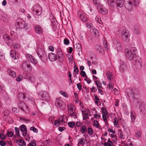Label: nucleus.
I'll use <instances>...</instances> for the list:
<instances>
[{
    "label": "nucleus",
    "mask_w": 146,
    "mask_h": 146,
    "mask_svg": "<svg viewBox=\"0 0 146 146\" xmlns=\"http://www.w3.org/2000/svg\"><path fill=\"white\" fill-rule=\"evenodd\" d=\"M37 52L41 61L43 62H45L47 60V55L44 51L43 47L39 46L38 47Z\"/></svg>",
    "instance_id": "obj_1"
},
{
    "label": "nucleus",
    "mask_w": 146,
    "mask_h": 146,
    "mask_svg": "<svg viewBox=\"0 0 146 146\" xmlns=\"http://www.w3.org/2000/svg\"><path fill=\"white\" fill-rule=\"evenodd\" d=\"M139 3V0H127L125 3V8L128 11H131L132 9L133 6H137Z\"/></svg>",
    "instance_id": "obj_2"
},
{
    "label": "nucleus",
    "mask_w": 146,
    "mask_h": 146,
    "mask_svg": "<svg viewBox=\"0 0 146 146\" xmlns=\"http://www.w3.org/2000/svg\"><path fill=\"white\" fill-rule=\"evenodd\" d=\"M55 106L58 109L64 110L66 108V105L63 100L60 98H56L55 102Z\"/></svg>",
    "instance_id": "obj_3"
},
{
    "label": "nucleus",
    "mask_w": 146,
    "mask_h": 146,
    "mask_svg": "<svg viewBox=\"0 0 146 146\" xmlns=\"http://www.w3.org/2000/svg\"><path fill=\"white\" fill-rule=\"evenodd\" d=\"M125 56L128 60H131L133 58L136 56V52L135 51L132 52L131 50L126 49L125 50Z\"/></svg>",
    "instance_id": "obj_4"
},
{
    "label": "nucleus",
    "mask_w": 146,
    "mask_h": 146,
    "mask_svg": "<svg viewBox=\"0 0 146 146\" xmlns=\"http://www.w3.org/2000/svg\"><path fill=\"white\" fill-rule=\"evenodd\" d=\"M16 27L18 29H25L27 27L25 22L21 19H18L16 21Z\"/></svg>",
    "instance_id": "obj_5"
},
{
    "label": "nucleus",
    "mask_w": 146,
    "mask_h": 146,
    "mask_svg": "<svg viewBox=\"0 0 146 146\" xmlns=\"http://www.w3.org/2000/svg\"><path fill=\"white\" fill-rule=\"evenodd\" d=\"M121 36L123 41L127 42L129 40V33L127 29H124L122 30Z\"/></svg>",
    "instance_id": "obj_6"
},
{
    "label": "nucleus",
    "mask_w": 146,
    "mask_h": 146,
    "mask_svg": "<svg viewBox=\"0 0 146 146\" xmlns=\"http://www.w3.org/2000/svg\"><path fill=\"white\" fill-rule=\"evenodd\" d=\"M32 10L34 12L35 11L36 14L38 15H40L42 11V8L38 4L34 5L31 8Z\"/></svg>",
    "instance_id": "obj_7"
},
{
    "label": "nucleus",
    "mask_w": 146,
    "mask_h": 146,
    "mask_svg": "<svg viewBox=\"0 0 146 146\" xmlns=\"http://www.w3.org/2000/svg\"><path fill=\"white\" fill-rule=\"evenodd\" d=\"M56 51V54L58 56L59 61L60 62H62L64 60V55L63 54L62 50L61 48H58Z\"/></svg>",
    "instance_id": "obj_8"
},
{
    "label": "nucleus",
    "mask_w": 146,
    "mask_h": 146,
    "mask_svg": "<svg viewBox=\"0 0 146 146\" xmlns=\"http://www.w3.org/2000/svg\"><path fill=\"white\" fill-rule=\"evenodd\" d=\"M26 78L30 82L34 83L36 80V78L33 74L29 73L27 74L25 76L24 78Z\"/></svg>",
    "instance_id": "obj_9"
},
{
    "label": "nucleus",
    "mask_w": 146,
    "mask_h": 146,
    "mask_svg": "<svg viewBox=\"0 0 146 146\" xmlns=\"http://www.w3.org/2000/svg\"><path fill=\"white\" fill-rule=\"evenodd\" d=\"M131 94L132 98L134 99H136L138 96L139 93L138 89L137 88H133L131 90Z\"/></svg>",
    "instance_id": "obj_10"
},
{
    "label": "nucleus",
    "mask_w": 146,
    "mask_h": 146,
    "mask_svg": "<svg viewBox=\"0 0 146 146\" xmlns=\"http://www.w3.org/2000/svg\"><path fill=\"white\" fill-rule=\"evenodd\" d=\"M3 37L4 41L8 45L11 46L13 45V43L12 40L9 36L7 35H5L3 36Z\"/></svg>",
    "instance_id": "obj_11"
},
{
    "label": "nucleus",
    "mask_w": 146,
    "mask_h": 146,
    "mask_svg": "<svg viewBox=\"0 0 146 146\" xmlns=\"http://www.w3.org/2000/svg\"><path fill=\"white\" fill-rule=\"evenodd\" d=\"M39 95L41 96L40 98L46 100H50L49 96L48 93L46 91H41L39 93Z\"/></svg>",
    "instance_id": "obj_12"
},
{
    "label": "nucleus",
    "mask_w": 146,
    "mask_h": 146,
    "mask_svg": "<svg viewBox=\"0 0 146 146\" xmlns=\"http://www.w3.org/2000/svg\"><path fill=\"white\" fill-rule=\"evenodd\" d=\"M34 29L36 33L41 35L43 33V29L39 25H36Z\"/></svg>",
    "instance_id": "obj_13"
},
{
    "label": "nucleus",
    "mask_w": 146,
    "mask_h": 146,
    "mask_svg": "<svg viewBox=\"0 0 146 146\" xmlns=\"http://www.w3.org/2000/svg\"><path fill=\"white\" fill-rule=\"evenodd\" d=\"M97 9L98 11L103 15L106 13L107 10L104 8L103 6L101 4L99 5L97 7Z\"/></svg>",
    "instance_id": "obj_14"
},
{
    "label": "nucleus",
    "mask_w": 146,
    "mask_h": 146,
    "mask_svg": "<svg viewBox=\"0 0 146 146\" xmlns=\"http://www.w3.org/2000/svg\"><path fill=\"white\" fill-rule=\"evenodd\" d=\"M22 67L23 70H26L27 68V70L30 71L32 70V66L28 64V62H26L23 63Z\"/></svg>",
    "instance_id": "obj_15"
},
{
    "label": "nucleus",
    "mask_w": 146,
    "mask_h": 146,
    "mask_svg": "<svg viewBox=\"0 0 146 146\" xmlns=\"http://www.w3.org/2000/svg\"><path fill=\"white\" fill-rule=\"evenodd\" d=\"M78 15L79 18L83 21L86 22L87 21V16L84 14L82 13L80 11H79L78 12Z\"/></svg>",
    "instance_id": "obj_16"
},
{
    "label": "nucleus",
    "mask_w": 146,
    "mask_h": 146,
    "mask_svg": "<svg viewBox=\"0 0 146 146\" xmlns=\"http://www.w3.org/2000/svg\"><path fill=\"white\" fill-rule=\"evenodd\" d=\"M139 108L140 110L141 113L143 115L146 114V105L143 104H141Z\"/></svg>",
    "instance_id": "obj_17"
},
{
    "label": "nucleus",
    "mask_w": 146,
    "mask_h": 146,
    "mask_svg": "<svg viewBox=\"0 0 146 146\" xmlns=\"http://www.w3.org/2000/svg\"><path fill=\"white\" fill-rule=\"evenodd\" d=\"M48 57L49 60L51 61H54L57 59L56 55L53 53H50L48 55Z\"/></svg>",
    "instance_id": "obj_18"
},
{
    "label": "nucleus",
    "mask_w": 146,
    "mask_h": 146,
    "mask_svg": "<svg viewBox=\"0 0 146 146\" xmlns=\"http://www.w3.org/2000/svg\"><path fill=\"white\" fill-rule=\"evenodd\" d=\"M27 58H28V60H29L33 63L36 64L38 63L37 59H35L34 57L30 54H28L27 55Z\"/></svg>",
    "instance_id": "obj_19"
},
{
    "label": "nucleus",
    "mask_w": 146,
    "mask_h": 146,
    "mask_svg": "<svg viewBox=\"0 0 146 146\" xmlns=\"http://www.w3.org/2000/svg\"><path fill=\"white\" fill-rule=\"evenodd\" d=\"M126 69V66L125 63L123 61L121 62L119 69L121 72H124V70Z\"/></svg>",
    "instance_id": "obj_20"
},
{
    "label": "nucleus",
    "mask_w": 146,
    "mask_h": 146,
    "mask_svg": "<svg viewBox=\"0 0 146 146\" xmlns=\"http://www.w3.org/2000/svg\"><path fill=\"white\" fill-rule=\"evenodd\" d=\"M21 104L22 106L21 107V106H19V107L21 110L24 112H25V111H29V108L27 105L24 103H22Z\"/></svg>",
    "instance_id": "obj_21"
},
{
    "label": "nucleus",
    "mask_w": 146,
    "mask_h": 146,
    "mask_svg": "<svg viewBox=\"0 0 146 146\" xmlns=\"http://www.w3.org/2000/svg\"><path fill=\"white\" fill-rule=\"evenodd\" d=\"M114 47L115 49H117L118 51L121 50V44L119 42H117L116 43H115Z\"/></svg>",
    "instance_id": "obj_22"
},
{
    "label": "nucleus",
    "mask_w": 146,
    "mask_h": 146,
    "mask_svg": "<svg viewBox=\"0 0 146 146\" xmlns=\"http://www.w3.org/2000/svg\"><path fill=\"white\" fill-rule=\"evenodd\" d=\"M68 112L76 110V109L74 107V105L72 104H70L68 105Z\"/></svg>",
    "instance_id": "obj_23"
},
{
    "label": "nucleus",
    "mask_w": 146,
    "mask_h": 146,
    "mask_svg": "<svg viewBox=\"0 0 146 146\" xmlns=\"http://www.w3.org/2000/svg\"><path fill=\"white\" fill-rule=\"evenodd\" d=\"M75 111L76 110H75L74 111H70L68 112L69 115L73 118H77V113Z\"/></svg>",
    "instance_id": "obj_24"
},
{
    "label": "nucleus",
    "mask_w": 146,
    "mask_h": 146,
    "mask_svg": "<svg viewBox=\"0 0 146 146\" xmlns=\"http://www.w3.org/2000/svg\"><path fill=\"white\" fill-rule=\"evenodd\" d=\"M17 52L15 50H11L10 52V55L12 58L14 59H16Z\"/></svg>",
    "instance_id": "obj_25"
},
{
    "label": "nucleus",
    "mask_w": 146,
    "mask_h": 146,
    "mask_svg": "<svg viewBox=\"0 0 146 146\" xmlns=\"http://www.w3.org/2000/svg\"><path fill=\"white\" fill-rule=\"evenodd\" d=\"M134 32L136 34L139 35L140 33V30L139 29V26L137 25H135L134 27Z\"/></svg>",
    "instance_id": "obj_26"
},
{
    "label": "nucleus",
    "mask_w": 146,
    "mask_h": 146,
    "mask_svg": "<svg viewBox=\"0 0 146 146\" xmlns=\"http://www.w3.org/2000/svg\"><path fill=\"white\" fill-rule=\"evenodd\" d=\"M116 5L117 7L121 8L123 6V4L122 0H116Z\"/></svg>",
    "instance_id": "obj_27"
},
{
    "label": "nucleus",
    "mask_w": 146,
    "mask_h": 146,
    "mask_svg": "<svg viewBox=\"0 0 146 146\" xmlns=\"http://www.w3.org/2000/svg\"><path fill=\"white\" fill-rule=\"evenodd\" d=\"M106 74L109 80H111L113 78V75L112 74L111 72H110V71H108Z\"/></svg>",
    "instance_id": "obj_28"
},
{
    "label": "nucleus",
    "mask_w": 146,
    "mask_h": 146,
    "mask_svg": "<svg viewBox=\"0 0 146 146\" xmlns=\"http://www.w3.org/2000/svg\"><path fill=\"white\" fill-rule=\"evenodd\" d=\"M108 5L111 7H114L115 5L114 0H108Z\"/></svg>",
    "instance_id": "obj_29"
},
{
    "label": "nucleus",
    "mask_w": 146,
    "mask_h": 146,
    "mask_svg": "<svg viewBox=\"0 0 146 146\" xmlns=\"http://www.w3.org/2000/svg\"><path fill=\"white\" fill-rule=\"evenodd\" d=\"M9 74L13 77H15L16 76L15 72L12 70L9 69L8 71Z\"/></svg>",
    "instance_id": "obj_30"
},
{
    "label": "nucleus",
    "mask_w": 146,
    "mask_h": 146,
    "mask_svg": "<svg viewBox=\"0 0 146 146\" xmlns=\"http://www.w3.org/2000/svg\"><path fill=\"white\" fill-rule=\"evenodd\" d=\"M131 121L133 123L134 122L135 118V115L134 112H131Z\"/></svg>",
    "instance_id": "obj_31"
},
{
    "label": "nucleus",
    "mask_w": 146,
    "mask_h": 146,
    "mask_svg": "<svg viewBox=\"0 0 146 146\" xmlns=\"http://www.w3.org/2000/svg\"><path fill=\"white\" fill-rule=\"evenodd\" d=\"M87 129L86 127L83 125L80 128V131L82 133H85L87 131Z\"/></svg>",
    "instance_id": "obj_32"
},
{
    "label": "nucleus",
    "mask_w": 146,
    "mask_h": 146,
    "mask_svg": "<svg viewBox=\"0 0 146 146\" xmlns=\"http://www.w3.org/2000/svg\"><path fill=\"white\" fill-rule=\"evenodd\" d=\"M141 132L140 130H137L135 134V136L137 138H140L141 135Z\"/></svg>",
    "instance_id": "obj_33"
},
{
    "label": "nucleus",
    "mask_w": 146,
    "mask_h": 146,
    "mask_svg": "<svg viewBox=\"0 0 146 146\" xmlns=\"http://www.w3.org/2000/svg\"><path fill=\"white\" fill-rule=\"evenodd\" d=\"M95 48L96 50L100 52L102 51V48L101 46L99 45H96V46Z\"/></svg>",
    "instance_id": "obj_34"
},
{
    "label": "nucleus",
    "mask_w": 146,
    "mask_h": 146,
    "mask_svg": "<svg viewBox=\"0 0 146 146\" xmlns=\"http://www.w3.org/2000/svg\"><path fill=\"white\" fill-rule=\"evenodd\" d=\"M101 110L102 111V114H103L107 115L108 114V112L107 111L106 109L104 107H102L101 108Z\"/></svg>",
    "instance_id": "obj_35"
},
{
    "label": "nucleus",
    "mask_w": 146,
    "mask_h": 146,
    "mask_svg": "<svg viewBox=\"0 0 146 146\" xmlns=\"http://www.w3.org/2000/svg\"><path fill=\"white\" fill-rule=\"evenodd\" d=\"M26 97V95L24 93H20L19 95V97L20 99H25Z\"/></svg>",
    "instance_id": "obj_36"
},
{
    "label": "nucleus",
    "mask_w": 146,
    "mask_h": 146,
    "mask_svg": "<svg viewBox=\"0 0 146 146\" xmlns=\"http://www.w3.org/2000/svg\"><path fill=\"white\" fill-rule=\"evenodd\" d=\"M84 138L79 139L78 145H83L85 143V141H84Z\"/></svg>",
    "instance_id": "obj_37"
},
{
    "label": "nucleus",
    "mask_w": 146,
    "mask_h": 146,
    "mask_svg": "<svg viewBox=\"0 0 146 146\" xmlns=\"http://www.w3.org/2000/svg\"><path fill=\"white\" fill-rule=\"evenodd\" d=\"M94 96L95 103L96 104H98L99 102L100 99L97 97V95L94 94Z\"/></svg>",
    "instance_id": "obj_38"
},
{
    "label": "nucleus",
    "mask_w": 146,
    "mask_h": 146,
    "mask_svg": "<svg viewBox=\"0 0 146 146\" xmlns=\"http://www.w3.org/2000/svg\"><path fill=\"white\" fill-rule=\"evenodd\" d=\"M93 132V130L91 127H89L88 128V133L89 135H92Z\"/></svg>",
    "instance_id": "obj_39"
},
{
    "label": "nucleus",
    "mask_w": 146,
    "mask_h": 146,
    "mask_svg": "<svg viewBox=\"0 0 146 146\" xmlns=\"http://www.w3.org/2000/svg\"><path fill=\"white\" fill-rule=\"evenodd\" d=\"M94 82L96 83L97 88H98V87H101L102 84L100 81L98 80L97 81L96 80V81H94Z\"/></svg>",
    "instance_id": "obj_40"
},
{
    "label": "nucleus",
    "mask_w": 146,
    "mask_h": 146,
    "mask_svg": "<svg viewBox=\"0 0 146 146\" xmlns=\"http://www.w3.org/2000/svg\"><path fill=\"white\" fill-rule=\"evenodd\" d=\"M68 126L70 128H73L75 125V123L74 122H69L68 123Z\"/></svg>",
    "instance_id": "obj_41"
},
{
    "label": "nucleus",
    "mask_w": 146,
    "mask_h": 146,
    "mask_svg": "<svg viewBox=\"0 0 146 146\" xmlns=\"http://www.w3.org/2000/svg\"><path fill=\"white\" fill-rule=\"evenodd\" d=\"M20 129L21 131H24L27 129L26 126L24 125H22L20 126Z\"/></svg>",
    "instance_id": "obj_42"
},
{
    "label": "nucleus",
    "mask_w": 146,
    "mask_h": 146,
    "mask_svg": "<svg viewBox=\"0 0 146 146\" xmlns=\"http://www.w3.org/2000/svg\"><path fill=\"white\" fill-rule=\"evenodd\" d=\"M64 43L65 45H68L70 43L69 40L67 38H65L64 40Z\"/></svg>",
    "instance_id": "obj_43"
},
{
    "label": "nucleus",
    "mask_w": 146,
    "mask_h": 146,
    "mask_svg": "<svg viewBox=\"0 0 146 146\" xmlns=\"http://www.w3.org/2000/svg\"><path fill=\"white\" fill-rule=\"evenodd\" d=\"M93 32L94 35L97 36H98L99 35V33L98 30L96 29H94L93 30Z\"/></svg>",
    "instance_id": "obj_44"
},
{
    "label": "nucleus",
    "mask_w": 146,
    "mask_h": 146,
    "mask_svg": "<svg viewBox=\"0 0 146 146\" xmlns=\"http://www.w3.org/2000/svg\"><path fill=\"white\" fill-rule=\"evenodd\" d=\"M15 133L17 136H20L19 129L17 127H15Z\"/></svg>",
    "instance_id": "obj_45"
},
{
    "label": "nucleus",
    "mask_w": 146,
    "mask_h": 146,
    "mask_svg": "<svg viewBox=\"0 0 146 146\" xmlns=\"http://www.w3.org/2000/svg\"><path fill=\"white\" fill-rule=\"evenodd\" d=\"M74 72L76 73L77 74H78L79 73V70L78 67L76 65H75L74 66Z\"/></svg>",
    "instance_id": "obj_46"
},
{
    "label": "nucleus",
    "mask_w": 146,
    "mask_h": 146,
    "mask_svg": "<svg viewBox=\"0 0 146 146\" xmlns=\"http://www.w3.org/2000/svg\"><path fill=\"white\" fill-rule=\"evenodd\" d=\"M10 112L8 110H4L3 113V115L4 116H8Z\"/></svg>",
    "instance_id": "obj_47"
},
{
    "label": "nucleus",
    "mask_w": 146,
    "mask_h": 146,
    "mask_svg": "<svg viewBox=\"0 0 146 146\" xmlns=\"http://www.w3.org/2000/svg\"><path fill=\"white\" fill-rule=\"evenodd\" d=\"M88 40L90 43L92 42L93 40V38L92 36H90L87 38Z\"/></svg>",
    "instance_id": "obj_48"
},
{
    "label": "nucleus",
    "mask_w": 146,
    "mask_h": 146,
    "mask_svg": "<svg viewBox=\"0 0 146 146\" xmlns=\"http://www.w3.org/2000/svg\"><path fill=\"white\" fill-rule=\"evenodd\" d=\"M7 137L6 135L5 134H3V133H1L0 134V139L2 140L5 139Z\"/></svg>",
    "instance_id": "obj_49"
},
{
    "label": "nucleus",
    "mask_w": 146,
    "mask_h": 146,
    "mask_svg": "<svg viewBox=\"0 0 146 146\" xmlns=\"http://www.w3.org/2000/svg\"><path fill=\"white\" fill-rule=\"evenodd\" d=\"M93 125L94 126H95L97 128L99 127V124L98 121H94L93 122Z\"/></svg>",
    "instance_id": "obj_50"
},
{
    "label": "nucleus",
    "mask_w": 146,
    "mask_h": 146,
    "mask_svg": "<svg viewBox=\"0 0 146 146\" xmlns=\"http://www.w3.org/2000/svg\"><path fill=\"white\" fill-rule=\"evenodd\" d=\"M107 115L103 114L102 118L106 124L107 123Z\"/></svg>",
    "instance_id": "obj_51"
},
{
    "label": "nucleus",
    "mask_w": 146,
    "mask_h": 146,
    "mask_svg": "<svg viewBox=\"0 0 146 146\" xmlns=\"http://www.w3.org/2000/svg\"><path fill=\"white\" fill-rule=\"evenodd\" d=\"M30 129L33 131L34 132L37 133L38 132V130L36 128H35L34 127H32L30 128Z\"/></svg>",
    "instance_id": "obj_52"
},
{
    "label": "nucleus",
    "mask_w": 146,
    "mask_h": 146,
    "mask_svg": "<svg viewBox=\"0 0 146 146\" xmlns=\"http://www.w3.org/2000/svg\"><path fill=\"white\" fill-rule=\"evenodd\" d=\"M93 1L94 4L96 5V7L101 4L99 2V0H93Z\"/></svg>",
    "instance_id": "obj_53"
},
{
    "label": "nucleus",
    "mask_w": 146,
    "mask_h": 146,
    "mask_svg": "<svg viewBox=\"0 0 146 146\" xmlns=\"http://www.w3.org/2000/svg\"><path fill=\"white\" fill-rule=\"evenodd\" d=\"M23 78V76L21 75H20L18 76L16 78V80L17 82H20Z\"/></svg>",
    "instance_id": "obj_54"
},
{
    "label": "nucleus",
    "mask_w": 146,
    "mask_h": 146,
    "mask_svg": "<svg viewBox=\"0 0 146 146\" xmlns=\"http://www.w3.org/2000/svg\"><path fill=\"white\" fill-rule=\"evenodd\" d=\"M7 135L8 137H11L13 135V133L11 131H8L7 132Z\"/></svg>",
    "instance_id": "obj_55"
},
{
    "label": "nucleus",
    "mask_w": 146,
    "mask_h": 146,
    "mask_svg": "<svg viewBox=\"0 0 146 146\" xmlns=\"http://www.w3.org/2000/svg\"><path fill=\"white\" fill-rule=\"evenodd\" d=\"M80 74H81V76L83 77L86 78L87 77V76L86 75L85 72L84 71H81V72Z\"/></svg>",
    "instance_id": "obj_56"
},
{
    "label": "nucleus",
    "mask_w": 146,
    "mask_h": 146,
    "mask_svg": "<svg viewBox=\"0 0 146 146\" xmlns=\"http://www.w3.org/2000/svg\"><path fill=\"white\" fill-rule=\"evenodd\" d=\"M108 146H112L113 145V143L110 140V139L109 138L108 139Z\"/></svg>",
    "instance_id": "obj_57"
},
{
    "label": "nucleus",
    "mask_w": 146,
    "mask_h": 146,
    "mask_svg": "<svg viewBox=\"0 0 146 146\" xmlns=\"http://www.w3.org/2000/svg\"><path fill=\"white\" fill-rule=\"evenodd\" d=\"M114 124L115 125H117L118 123V120L116 117L114 118Z\"/></svg>",
    "instance_id": "obj_58"
},
{
    "label": "nucleus",
    "mask_w": 146,
    "mask_h": 146,
    "mask_svg": "<svg viewBox=\"0 0 146 146\" xmlns=\"http://www.w3.org/2000/svg\"><path fill=\"white\" fill-rule=\"evenodd\" d=\"M60 93L65 97H68V94H67V93L66 92L61 91L60 92Z\"/></svg>",
    "instance_id": "obj_59"
},
{
    "label": "nucleus",
    "mask_w": 146,
    "mask_h": 146,
    "mask_svg": "<svg viewBox=\"0 0 146 146\" xmlns=\"http://www.w3.org/2000/svg\"><path fill=\"white\" fill-rule=\"evenodd\" d=\"M66 115L61 116L60 117V118L58 119L59 121L60 122L61 121V122H63L64 121V117H66Z\"/></svg>",
    "instance_id": "obj_60"
},
{
    "label": "nucleus",
    "mask_w": 146,
    "mask_h": 146,
    "mask_svg": "<svg viewBox=\"0 0 146 146\" xmlns=\"http://www.w3.org/2000/svg\"><path fill=\"white\" fill-rule=\"evenodd\" d=\"M90 90L91 92H94L97 90V89L95 88V87H94L93 86L90 89Z\"/></svg>",
    "instance_id": "obj_61"
},
{
    "label": "nucleus",
    "mask_w": 146,
    "mask_h": 146,
    "mask_svg": "<svg viewBox=\"0 0 146 146\" xmlns=\"http://www.w3.org/2000/svg\"><path fill=\"white\" fill-rule=\"evenodd\" d=\"M0 145L1 146H5L6 145V142L3 140L0 141Z\"/></svg>",
    "instance_id": "obj_62"
},
{
    "label": "nucleus",
    "mask_w": 146,
    "mask_h": 146,
    "mask_svg": "<svg viewBox=\"0 0 146 146\" xmlns=\"http://www.w3.org/2000/svg\"><path fill=\"white\" fill-rule=\"evenodd\" d=\"M85 80L88 84H89L91 82V80L89 78H88L87 76L85 78Z\"/></svg>",
    "instance_id": "obj_63"
},
{
    "label": "nucleus",
    "mask_w": 146,
    "mask_h": 146,
    "mask_svg": "<svg viewBox=\"0 0 146 146\" xmlns=\"http://www.w3.org/2000/svg\"><path fill=\"white\" fill-rule=\"evenodd\" d=\"M36 143L35 142H31L29 144V146H36Z\"/></svg>",
    "instance_id": "obj_64"
}]
</instances>
